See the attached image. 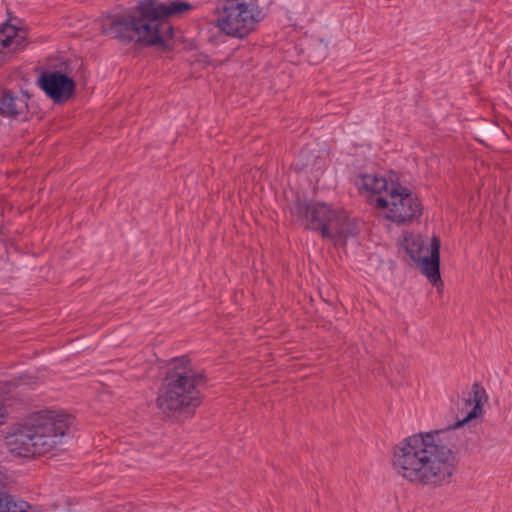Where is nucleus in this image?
I'll use <instances>...</instances> for the list:
<instances>
[{
	"label": "nucleus",
	"mask_w": 512,
	"mask_h": 512,
	"mask_svg": "<svg viewBox=\"0 0 512 512\" xmlns=\"http://www.w3.org/2000/svg\"><path fill=\"white\" fill-rule=\"evenodd\" d=\"M204 381L205 377L192 369L189 360L175 359L159 390L157 406L163 413L191 415L201 404L198 386Z\"/></svg>",
	"instance_id": "nucleus-4"
},
{
	"label": "nucleus",
	"mask_w": 512,
	"mask_h": 512,
	"mask_svg": "<svg viewBox=\"0 0 512 512\" xmlns=\"http://www.w3.org/2000/svg\"><path fill=\"white\" fill-rule=\"evenodd\" d=\"M406 251L413 261L418 263L421 272L428 278L434 286L441 282L440 265V241L432 238L426 245L425 240L420 235H410L405 238Z\"/></svg>",
	"instance_id": "nucleus-8"
},
{
	"label": "nucleus",
	"mask_w": 512,
	"mask_h": 512,
	"mask_svg": "<svg viewBox=\"0 0 512 512\" xmlns=\"http://www.w3.org/2000/svg\"><path fill=\"white\" fill-rule=\"evenodd\" d=\"M292 212L306 220L310 229L319 230L323 238L345 240L357 233L355 223L342 210L332 209L325 203L297 201Z\"/></svg>",
	"instance_id": "nucleus-5"
},
{
	"label": "nucleus",
	"mask_w": 512,
	"mask_h": 512,
	"mask_svg": "<svg viewBox=\"0 0 512 512\" xmlns=\"http://www.w3.org/2000/svg\"><path fill=\"white\" fill-rule=\"evenodd\" d=\"M40 87L55 103L68 101L75 91L72 78L59 71H44L39 79Z\"/></svg>",
	"instance_id": "nucleus-9"
},
{
	"label": "nucleus",
	"mask_w": 512,
	"mask_h": 512,
	"mask_svg": "<svg viewBox=\"0 0 512 512\" xmlns=\"http://www.w3.org/2000/svg\"><path fill=\"white\" fill-rule=\"evenodd\" d=\"M191 9L190 3L181 0H142L132 13L113 20L109 31L124 41L161 44L164 35L172 30L165 18L183 15Z\"/></svg>",
	"instance_id": "nucleus-2"
},
{
	"label": "nucleus",
	"mask_w": 512,
	"mask_h": 512,
	"mask_svg": "<svg viewBox=\"0 0 512 512\" xmlns=\"http://www.w3.org/2000/svg\"><path fill=\"white\" fill-rule=\"evenodd\" d=\"M487 399L484 388L474 383L472 395L464 400L465 408H471L465 417L446 429L419 432L401 440L392 457L397 475L416 485L433 488L449 485L458 467L456 430L481 415Z\"/></svg>",
	"instance_id": "nucleus-1"
},
{
	"label": "nucleus",
	"mask_w": 512,
	"mask_h": 512,
	"mask_svg": "<svg viewBox=\"0 0 512 512\" xmlns=\"http://www.w3.org/2000/svg\"><path fill=\"white\" fill-rule=\"evenodd\" d=\"M26 32L13 25L6 24L0 29V64L6 58V52H14L25 46Z\"/></svg>",
	"instance_id": "nucleus-11"
},
{
	"label": "nucleus",
	"mask_w": 512,
	"mask_h": 512,
	"mask_svg": "<svg viewBox=\"0 0 512 512\" xmlns=\"http://www.w3.org/2000/svg\"><path fill=\"white\" fill-rule=\"evenodd\" d=\"M70 421V417L63 412L41 411L9 434L7 445L18 456L46 454L62 442Z\"/></svg>",
	"instance_id": "nucleus-3"
},
{
	"label": "nucleus",
	"mask_w": 512,
	"mask_h": 512,
	"mask_svg": "<svg viewBox=\"0 0 512 512\" xmlns=\"http://www.w3.org/2000/svg\"><path fill=\"white\" fill-rule=\"evenodd\" d=\"M396 184V182L388 181L384 176L376 174H363L356 179L358 190L375 208H377V199L387 198L390 188Z\"/></svg>",
	"instance_id": "nucleus-10"
},
{
	"label": "nucleus",
	"mask_w": 512,
	"mask_h": 512,
	"mask_svg": "<svg viewBox=\"0 0 512 512\" xmlns=\"http://www.w3.org/2000/svg\"><path fill=\"white\" fill-rule=\"evenodd\" d=\"M390 189L387 198L377 199V208L384 210L388 220L401 224L421 215V204L409 189L399 183Z\"/></svg>",
	"instance_id": "nucleus-7"
},
{
	"label": "nucleus",
	"mask_w": 512,
	"mask_h": 512,
	"mask_svg": "<svg viewBox=\"0 0 512 512\" xmlns=\"http://www.w3.org/2000/svg\"><path fill=\"white\" fill-rule=\"evenodd\" d=\"M31 506L23 500H16L13 496L0 492V512H31Z\"/></svg>",
	"instance_id": "nucleus-13"
},
{
	"label": "nucleus",
	"mask_w": 512,
	"mask_h": 512,
	"mask_svg": "<svg viewBox=\"0 0 512 512\" xmlns=\"http://www.w3.org/2000/svg\"><path fill=\"white\" fill-rule=\"evenodd\" d=\"M28 108L24 96L14 95L9 90L0 92V114L4 117H17L26 112Z\"/></svg>",
	"instance_id": "nucleus-12"
},
{
	"label": "nucleus",
	"mask_w": 512,
	"mask_h": 512,
	"mask_svg": "<svg viewBox=\"0 0 512 512\" xmlns=\"http://www.w3.org/2000/svg\"><path fill=\"white\" fill-rule=\"evenodd\" d=\"M265 17L257 0H227L217 18V27L225 34L244 37Z\"/></svg>",
	"instance_id": "nucleus-6"
}]
</instances>
